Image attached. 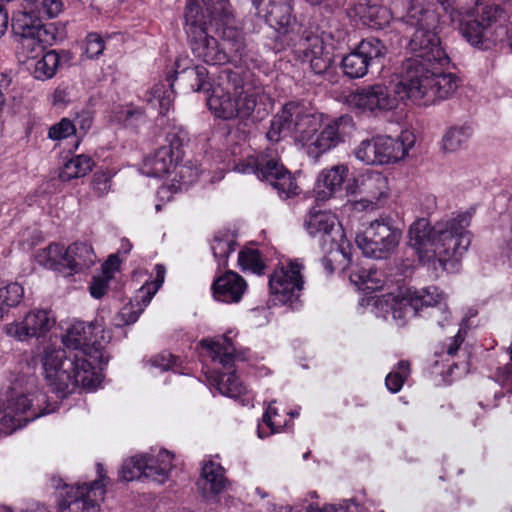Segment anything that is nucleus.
Returning a JSON list of instances; mask_svg holds the SVG:
<instances>
[{
  "label": "nucleus",
  "instance_id": "864d4df0",
  "mask_svg": "<svg viewBox=\"0 0 512 512\" xmlns=\"http://www.w3.org/2000/svg\"><path fill=\"white\" fill-rule=\"evenodd\" d=\"M306 512H362V510L355 501L346 500L337 508L334 505H325L322 508L310 505Z\"/></svg>",
  "mask_w": 512,
  "mask_h": 512
},
{
  "label": "nucleus",
  "instance_id": "bb28decb",
  "mask_svg": "<svg viewBox=\"0 0 512 512\" xmlns=\"http://www.w3.org/2000/svg\"><path fill=\"white\" fill-rule=\"evenodd\" d=\"M97 261L93 247L86 242H74L65 248L64 275L81 273Z\"/></svg>",
  "mask_w": 512,
  "mask_h": 512
},
{
  "label": "nucleus",
  "instance_id": "a878e982",
  "mask_svg": "<svg viewBox=\"0 0 512 512\" xmlns=\"http://www.w3.org/2000/svg\"><path fill=\"white\" fill-rule=\"evenodd\" d=\"M162 467L153 470L152 467H146L145 455H137L124 461L120 472L121 478L125 481H133L142 477L152 481H162L165 473L169 467V456L166 453L162 454Z\"/></svg>",
  "mask_w": 512,
  "mask_h": 512
},
{
  "label": "nucleus",
  "instance_id": "2f4dec72",
  "mask_svg": "<svg viewBox=\"0 0 512 512\" xmlns=\"http://www.w3.org/2000/svg\"><path fill=\"white\" fill-rule=\"evenodd\" d=\"M60 64V56L55 50L46 52L41 58H32L29 68L37 80L51 79Z\"/></svg>",
  "mask_w": 512,
  "mask_h": 512
},
{
  "label": "nucleus",
  "instance_id": "4468645a",
  "mask_svg": "<svg viewBox=\"0 0 512 512\" xmlns=\"http://www.w3.org/2000/svg\"><path fill=\"white\" fill-rule=\"evenodd\" d=\"M102 465L98 464L99 479L87 485L77 484L66 487L59 501L60 512H99L100 502L104 498L105 484Z\"/></svg>",
  "mask_w": 512,
  "mask_h": 512
},
{
  "label": "nucleus",
  "instance_id": "e2e57ef3",
  "mask_svg": "<svg viewBox=\"0 0 512 512\" xmlns=\"http://www.w3.org/2000/svg\"><path fill=\"white\" fill-rule=\"evenodd\" d=\"M131 309L132 307L125 306L119 313L125 324H132L136 322L142 311V309H139L138 311H132Z\"/></svg>",
  "mask_w": 512,
  "mask_h": 512
},
{
  "label": "nucleus",
  "instance_id": "cd10ccee",
  "mask_svg": "<svg viewBox=\"0 0 512 512\" xmlns=\"http://www.w3.org/2000/svg\"><path fill=\"white\" fill-rule=\"evenodd\" d=\"M349 169L344 164L323 169L316 180L315 193L319 200H326L342 189Z\"/></svg>",
  "mask_w": 512,
  "mask_h": 512
},
{
  "label": "nucleus",
  "instance_id": "f257e3e1",
  "mask_svg": "<svg viewBox=\"0 0 512 512\" xmlns=\"http://www.w3.org/2000/svg\"><path fill=\"white\" fill-rule=\"evenodd\" d=\"M414 62L408 65V71L393 79L390 86L375 83L359 87L346 97L347 105L361 113L382 116L398 107L399 101L410 100L418 105H430L436 100L445 99L453 93L454 84L449 77L435 79L428 86L423 70L415 68ZM430 83H432L430 81Z\"/></svg>",
  "mask_w": 512,
  "mask_h": 512
},
{
  "label": "nucleus",
  "instance_id": "c756f323",
  "mask_svg": "<svg viewBox=\"0 0 512 512\" xmlns=\"http://www.w3.org/2000/svg\"><path fill=\"white\" fill-rule=\"evenodd\" d=\"M380 305L382 308L386 306L390 310L392 318L398 326L403 325L410 317L417 315L412 301H410L408 290L401 295H388L384 301L380 302Z\"/></svg>",
  "mask_w": 512,
  "mask_h": 512
},
{
  "label": "nucleus",
  "instance_id": "0e129e2a",
  "mask_svg": "<svg viewBox=\"0 0 512 512\" xmlns=\"http://www.w3.org/2000/svg\"><path fill=\"white\" fill-rule=\"evenodd\" d=\"M118 258L115 255H111L108 260L102 265V274L108 276L111 279L113 277V273L118 268Z\"/></svg>",
  "mask_w": 512,
  "mask_h": 512
},
{
  "label": "nucleus",
  "instance_id": "338daca9",
  "mask_svg": "<svg viewBox=\"0 0 512 512\" xmlns=\"http://www.w3.org/2000/svg\"><path fill=\"white\" fill-rule=\"evenodd\" d=\"M9 16L7 10L0 4V38L5 34L8 28Z\"/></svg>",
  "mask_w": 512,
  "mask_h": 512
},
{
  "label": "nucleus",
  "instance_id": "c9c22d12",
  "mask_svg": "<svg viewBox=\"0 0 512 512\" xmlns=\"http://www.w3.org/2000/svg\"><path fill=\"white\" fill-rule=\"evenodd\" d=\"M64 258L65 247L58 243L50 244L48 247L40 250L36 256V260L40 265L63 274L65 272Z\"/></svg>",
  "mask_w": 512,
  "mask_h": 512
},
{
  "label": "nucleus",
  "instance_id": "f704fd0d",
  "mask_svg": "<svg viewBox=\"0 0 512 512\" xmlns=\"http://www.w3.org/2000/svg\"><path fill=\"white\" fill-rule=\"evenodd\" d=\"M94 165L92 158L88 155L80 154L72 157L65 162L60 170L59 178L62 181H70L88 174Z\"/></svg>",
  "mask_w": 512,
  "mask_h": 512
},
{
  "label": "nucleus",
  "instance_id": "dca6fc26",
  "mask_svg": "<svg viewBox=\"0 0 512 512\" xmlns=\"http://www.w3.org/2000/svg\"><path fill=\"white\" fill-rule=\"evenodd\" d=\"M302 264L289 261L277 266L269 278V289L273 301L279 304L292 305L303 289Z\"/></svg>",
  "mask_w": 512,
  "mask_h": 512
},
{
  "label": "nucleus",
  "instance_id": "ea45409f",
  "mask_svg": "<svg viewBox=\"0 0 512 512\" xmlns=\"http://www.w3.org/2000/svg\"><path fill=\"white\" fill-rule=\"evenodd\" d=\"M283 426H286V421L282 419L277 409L271 403L263 415L262 423L258 425V436L259 438L268 437L270 434L280 432Z\"/></svg>",
  "mask_w": 512,
  "mask_h": 512
},
{
  "label": "nucleus",
  "instance_id": "9b49d317",
  "mask_svg": "<svg viewBox=\"0 0 512 512\" xmlns=\"http://www.w3.org/2000/svg\"><path fill=\"white\" fill-rule=\"evenodd\" d=\"M110 340V331H106L97 321L88 324L77 321L71 325L62 337L65 349L73 352L76 350L84 351L85 358L100 368L108 363V356L104 347Z\"/></svg>",
  "mask_w": 512,
  "mask_h": 512
},
{
  "label": "nucleus",
  "instance_id": "58836bf2",
  "mask_svg": "<svg viewBox=\"0 0 512 512\" xmlns=\"http://www.w3.org/2000/svg\"><path fill=\"white\" fill-rule=\"evenodd\" d=\"M412 306L418 314L423 308L435 307L441 303L442 295L437 287L422 288L420 290L408 289Z\"/></svg>",
  "mask_w": 512,
  "mask_h": 512
},
{
  "label": "nucleus",
  "instance_id": "e433bc0d",
  "mask_svg": "<svg viewBox=\"0 0 512 512\" xmlns=\"http://www.w3.org/2000/svg\"><path fill=\"white\" fill-rule=\"evenodd\" d=\"M472 128L469 125L450 127L442 138V149L445 152H456L462 149L472 136Z\"/></svg>",
  "mask_w": 512,
  "mask_h": 512
},
{
  "label": "nucleus",
  "instance_id": "0eeeda50",
  "mask_svg": "<svg viewBox=\"0 0 512 512\" xmlns=\"http://www.w3.org/2000/svg\"><path fill=\"white\" fill-rule=\"evenodd\" d=\"M44 378L60 398L76 388L95 390L101 382L100 367L85 358L82 350L69 351L61 347H47L41 355Z\"/></svg>",
  "mask_w": 512,
  "mask_h": 512
},
{
  "label": "nucleus",
  "instance_id": "49530a36",
  "mask_svg": "<svg viewBox=\"0 0 512 512\" xmlns=\"http://www.w3.org/2000/svg\"><path fill=\"white\" fill-rule=\"evenodd\" d=\"M238 263L243 271L249 270L255 274H261L264 270V264L258 250L246 249L240 251Z\"/></svg>",
  "mask_w": 512,
  "mask_h": 512
},
{
  "label": "nucleus",
  "instance_id": "774afa93",
  "mask_svg": "<svg viewBox=\"0 0 512 512\" xmlns=\"http://www.w3.org/2000/svg\"><path fill=\"white\" fill-rule=\"evenodd\" d=\"M10 78H8L5 74H0V110L2 109L5 98H4V90L7 89V87L10 84Z\"/></svg>",
  "mask_w": 512,
  "mask_h": 512
},
{
  "label": "nucleus",
  "instance_id": "c85d7f7f",
  "mask_svg": "<svg viewBox=\"0 0 512 512\" xmlns=\"http://www.w3.org/2000/svg\"><path fill=\"white\" fill-rule=\"evenodd\" d=\"M179 160L172 154V150L161 146L144 159L142 173L149 177H162L175 171Z\"/></svg>",
  "mask_w": 512,
  "mask_h": 512
},
{
  "label": "nucleus",
  "instance_id": "9d476101",
  "mask_svg": "<svg viewBox=\"0 0 512 512\" xmlns=\"http://www.w3.org/2000/svg\"><path fill=\"white\" fill-rule=\"evenodd\" d=\"M56 409V403H50L47 395L38 389L25 394L11 391L3 402L1 430L10 434L41 416L55 412Z\"/></svg>",
  "mask_w": 512,
  "mask_h": 512
},
{
  "label": "nucleus",
  "instance_id": "603ef678",
  "mask_svg": "<svg viewBox=\"0 0 512 512\" xmlns=\"http://www.w3.org/2000/svg\"><path fill=\"white\" fill-rule=\"evenodd\" d=\"M163 453H166L168 454L169 456V467L165 473V476L163 478L162 481H157L158 483H164L168 477H169V473L171 472L172 468H173V455L165 450V449H161L157 452V454H149V455H145V462H146V467H152V468H155L154 470H159V468L162 467V459H163Z\"/></svg>",
  "mask_w": 512,
  "mask_h": 512
},
{
  "label": "nucleus",
  "instance_id": "412c9836",
  "mask_svg": "<svg viewBox=\"0 0 512 512\" xmlns=\"http://www.w3.org/2000/svg\"><path fill=\"white\" fill-rule=\"evenodd\" d=\"M252 4L257 15L279 34L288 35L295 31L297 22L292 14V0H252Z\"/></svg>",
  "mask_w": 512,
  "mask_h": 512
},
{
  "label": "nucleus",
  "instance_id": "13d9d810",
  "mask_svg": "<svg viewBox=\"0 0 512 512\" xmlns=\"http://www.w3.org/2000/svg\"><path fill=\"white\" fill-rule=\"evenodd\" d=\"M110 280L111 279L109 278V275L106 276L104 274H101L98 276H94L89 286L91 296L96 299H100L101 297H103L107 292Z\"/></svg>",
  "mask_w": 512,
  "mask_h": 512
},
{
  "label": "nucleus",
  "instance_id": "6e6d98bb",
  "mask_svg": "<svg viewBox=\"0 0 512 512\" xmlns=\"http://www.w3.org/2000/svg\"><path fill=\"white\" fill-rule=\"evenodd\" d=\"M63 9V3L61 0H41L37 1L36 11H41L42 18H54L58 16Z\"/></svg>",
  "mask_w": 512,
  "mask_h": 512
},
{
  "label": "nucleus",
  "instance_id": "f3484780",
  "mask_svg": "<svg viewBox=\"0 0 512 512\" xmlns=\"http://www.w3.org/2000/svg\"><path fill=\"white\" fill-rule=\"evenodd\" d=\"M304 227L312 237H319L325 253L343 249L344 232L335 214L311 209L304 220Z\"/></svg>",
  "mask_w": 512,
  "mask_h": 512
},
{
  "label": "nucleus",
  "instance_id": "680f3d73",
  "mask_svg": "<svg viewBox=\"0 0 512 512\" xmlns=\"http://www.w3.org/2000/svg\"><path fill=\"white\" fill-rule=\"evenodd\" d=\"M496 381L504 385L512 377V361L497 370Z\"/></svg>",
  "mask_w": 512,
  "mask_h": 512
},
{
  "label": "nucleus",
  "instance_id": "423d86ee",
  "mask_svg": "<svg viewBox=\"0 0 512 512\" xmlns=\"http://www.w3.org/2000/svg\"><path fill=\"white\" fill-rule=\"evenodd\" d=\"M185 29L195 57L210 65H220L238 58L247 66L248 55L242 33L229 25L230 14L223 20L204 14L193 1L186 5Z\"/></svg>",
  "mask_w": 512,
  "mask_h": 512
},
{
  "label": "nucleus",
  "instance_id": "b1692460",
  "mask_svg": "<svg viewBox=\"0 0 512 512\" xmlns=\"http://www.w3.org/2000/svg\"><path fill=\"white\" fill-rule=\"evenodd\" d=\"M248 285L245 279L234 271H227L214 279L212 293L215 300L233 304L241 301L247 291Z\"/></svg>",
  "mask_w": 512,
  "mask_h": 512
},
{
  "label": "nucleus",
  "instance_id": "09e8293b",
  "mask_svg": "<svg viewBox=\"0 0 512 512\" xmlns=\"http://www.w3.org/2000/svg\"><path fill=\"white\" fill-rule=\"evenodd\" d=\"M76 133V124L68 118H62L58 123L53 124L48 131V138L60 141Z\"/></svg>",
  "mask_w": 512,
  "mask_h": 512
},
{
  "label": "nucleus",
  "instance_id": "7ed1b4c3",
  "mask_svg": "<svg viewBox=\"0 0 512 512\" xmlns=\"http://www.w3.org/2000/svg\"><path fill=\"white\" fill-rule=\"evenodd\" d=\"M475 210L452 213L434 225L424 219L416 220L409 228V245L422 263H434L448 272H457L462 257L473 239L469 230Z\"/></svg>",
  "mask_w": 512,
  "mask_h": 512
},
{
  "label": "nucleus",
  "instance_id": "f8f14e48",
  "mask_svg": "<svg viewBox=\"0 0 512 512\" xmlns=\"http://www.w3.org/2000/svg\"><path fill=\"white\" fill-rule=\"evenodd\" d=\"M401 237V230L394 227L389 219H380L357 233L355 243L366 257L387 259L396 251Z\"/></svg>",
  "mask_w": 512,
  "mask_h": 512
},
{
  "label": "nucleus",
  "instance_id": "7c9ffc66",
  "mask_svg": "<svg viewBox=\"0 0 512 512\" xmlns=\"http://www.w3.org/2000/svg\"><path fill=\"white\" fill-rule=\"evenodd\" d=\"M361 18L368 26L374 29H384L393 19L391 11L378 3L369 1L361 11Z\"/></svg>",
  "mask_w": 512,
  "mask_h": 512
},
{
  "label": "nucleus",
  "instance_id": "8fccbe9b",
  "mask_svg": "<svg viewBox=\"0 0 512 512\" xmlns=\"http://www.w3.org/2000/svg\"><path fill=\"white\" fill-rule=\"evenodd\" d=\"M105 49V39L98 33H89L86 36L84 44V52L88 58L99 57Z\"/></svg>",
  "mask_w": 512,
  "mask_h": 512
},
{
  "label": "nucleus",
  "instance_id": "f03ea898",
  "mask_svg": "<svg viewBox=\"0 0 512 512\" xmlns=\"http://www.w3.org/2000/svg\"><path fill=\"white\" fill-rule=\"evenodd\" d=\"M350 123L348 116L329 119L307 103L290 101L273 116L266 137L276 143L290 136L317 160L344 141L343 130Z\"/></svg>",
  "mask_w": 512,
  "mask_h": 512
},
{
  "label": "nucleus",
  "instance_id": "ddd939ff",
  "mask_svg": "<svg viewBox=\"0 0 512 512\" xmlns=\"http://www.w3.org/2000/svg\"><path fill=\"white\" fill-rule=\"evenodd\" d=\"M35 8L37 0H31L23 6V10L14 13L12 28L21 35L24 48L42 52L47 45L52 44L54 35L47 26L41 24V11H36Z\"/></svg>",
  "mask_w": 512,
  "mask_h": 512
},
{
  "label": "nucleus",
  "instance_id": "4d7b16f0",
  "mask_svg": "<svg viewBox=\"0 0 512 512\" xmlns=\"http://www.w3.org/2000/svg\"><path fill=\"white\" fill-rule=\"evenodd\" d=\"M176 357L169 352H162L149 360L151 368L159 369L161 372L173 369L176 364Z\"/></svg>",
  "mask_w": 512,
  "mask_h": 512
},
{
  "label": "nucleus",
  "instance_id": "1a4fd4ad",
  "mask_svg": "<svg viewBox=\"0 0 512 512\" xmlns=\"http://www.w3.org/2000/svg\"><path fill=\"white\" fill-rule=\"evenodd\" d=\"M234 170L243 174H255L277 191L281 198H290L298 193V186L291 173L279 162L278 152L267 148L256 155L247 153L245 158L234 163Z\"/></svg>",
  "mask_w": 512,
  "mask_h": 512
},
{
  "label": "nucleus",
  "instance_id": "72a5a7b5",
  "mask_svg": "<svg viewBox=\"0 0 512 512\" xmlns=\"http://www.w3.org/2000/svg\"><path fill=\"white\" fill-rule=\"evenodd\" d=\"M235 236L229 232L215 234L211 242V250L219 268L227 266L228 257L236 249Z\"/></svg>",
  "mask_w": 512,
  "mask_h": 512
},
{
  "label": "nucleus",
  "instance_id": "473e14b6",
  "mask_svg": "<svg viewBox=\"0 0 512 512\" xmlns=\"http://www.w3.org/2000/svg\"><path fill=\"white\" fill-rule=\"evenodd\" d=\"M350 280L361 289L368 292H374L382 289L386 282L383 273L371 267H362L357 271H352L350 274Z\"/></svg>",
  "mask_w": 512,
  "mask_h": 512
},
{
  "label": "nucleus",
  "instance_id": "052dcab7",
  "mask_svg": "<svg viewBox=\"0 0 512 512\" xmlns=\"http://www.w3.org/2000/svg\"><path fill=\"white\" fill-rule=\"evenodd\" d=\"M72 122L73 124H76V130L79 129L83 134H85L92 126L93 118L90 112L83 111L79 113Z\"/></svg>",
  "mask_w": 512,
  "mask_h": 512
},
{
  "label": "nucleus",
  "instance_id": "69168bd1",
  "mask_svg": "<svg viewBox=\"0 0 512 512\" xmlns=\"http://www.w3.org/2000/svg\"><path fill=\"white\" fill-rule=\"evenodd\" d=\"M463 341H464V337L461 335V330L459 329L457 334L453 338L450 339V342H449V344L447 346V350H446L447 354L450 356H454L457 353V351Z\"/></svg>",
  "mask_w": 512,
  "mask_h": 512
},
{
  "label": "nucleus",
  "instance_id": "39448f33",
  "mask_svg": "<svg viewBox=\"0 0 512 512\" xmlns=\"http://www.w3.org/2000/svg\"><path fill=\"white\" fill-rule=\"evenodd\" d=\"M402 4L407 3L406 14L394 20V24L408 25L416 30L413 33L408 48L413 56L404 63V71H408V65L414 62L415 68L423 70L425 78L429 82H437L442 76L449 77L454 84L453 92L457 89V78L452 73L445 72L450 59L440 46V39L435 32L439 17L434 5L426 0H396ZM429 83L428 86H433Z\"/></svg>",
  "mask_w": 512,
  "mask_h": 512
},
{
  "label": "nucleus",
  "instance_id": "4be33fe9",
  "mask_svg": "<svg viewBox=\"0 0 512 512\" xmlns=\"http://www.w3.org/2000/svg\"><path fill=\"white\" fill-rule=\"evenodd\" d=\"M229 481L224 468L212 459H204L201 476L197 481L199 493L207 500L218 501L221 493L227 490Z\"/></svg>",
  "mask_w": 512,
  "mask_h": 512
},
{
  "label": "nucleus",
  "instance_id": "3c124183",
  "mask_svg": "<svg viewBox=\"0 0 512 512\" xmlns=\"http://www.w3.org/2000/svg\"><path fill=\"white\" fill-rule=\"evenodd\" d=\"M177 174L174 180H177L180 185H190L199 177L198 168L194 167L192 163H185L176 167Z\"/></svg>",
  "mask_w": 512,
  "mask_h": 512
},
{
  "label": "nucleus",
  "instance_id": "5701e85b",
  "mask_svg": "<svg viewBox=\"0 0 512 512\" xmlns=\"http://www.w3.org/2000/svg\"><path fill=\"white\" fill-rule=\"evenodd\" d=\"M296 52L303 55V61L309 62L315 74H322L332 64V55L326 50L323 40L315 34L309 33L299 39L295 44Z\"/></svg>",
  "mask_w": 512,
  "mask_h": 512
},
{
  "label": "nucleus",
  "instance_id": "20e7f679",
  "mask_svg": "<svg viewBox=\"0 0 512 512\" xmlns=\"http://www.w3.org/2000/svg\"><path fill=\"white\" fill-rule=\"evenodd\" d=\"M175 74L182 81L189 83L192 91L211 92L207 99L208 108L216 117L223 120L248 119L262 94L260 88L245 81L240 71L230 68L221 69L210 82L206 67H182L178 60Z\"/></svg>",
  "mask_w": 512,
  "mask_h": 512
},
{
  "label": "nucleus",
  "instance_id": "bf43d9fd",
  "mask_svg": "<svg viewBox=\"0 0 512 512\" xmlns=\"http://www.w3.org/2000/svg\"><path fill=\"white\" fill-rule=\"evenodd\" d=\"M142 117V112L135 108H125L116 114L117 121L124 124L125 126L134 125V120H139Z\"/></svg>",
  "mask_w": 512,
  "mask_h": 512
},
{
  "label": "nucleus",
  "instance_id": "2eb2a0df",
  "mask_svg": "<svg viewBox=\"0 0 512 512\" xmlns=\"http://www.w3.org/2000/svg\"><path fill=\"white\" fill-rule=\"evenodd\" d=\"M387 54L384 43L374 37L363 39L356 48L344 56L341 68L350 79L363 78L374 64H379Z\"/></svg>",
  "mask_w": 512,
  "mask_h": 512
},
{
  "label": "nucleus",
  "instance_id": "de8ad7c7",
  "mask_svg": "<svg viewBox=\"0 0 512 512\" xmlns=\"http://www.w3.org/2000/svg\"><path fill=\"white\" fill-rule=\"evenodd\" d=\"M154 272H155V279L150 283H146L145 285H143L140 288V293L142 294L143 303L145 306L149 304L152 297L156 294V292L162 286L164 279H165L166 269L163 265H161V264L155 265Z\"/></svg>",
  "mask_w": 512,
  "mask_h": 512
},
{
  "label": "nucleus",
  "instance_id": "a211bd4d",
  "mask_svg": "<svg viewBox=\"0 0 512 512\" xmlns=\"http://www.w3.org/2000/svg\"><path fill=\"white\" fill-rule=\"evenodd\" d=\"M56 319L51 310L32 309L21 320H15L4 327V332L17 341L40 339L55 325Z\"/></svg>",
  "mask_w": 512,
  "mask_h": 512
},
{
  "label": "nucleus",
  "instance_id": "a19ab883",
  "mask_svg": "<svg viewBox=\"0 0 512 512\" xmlns=\"http://www.w3.org/2000/svg\"><path fill=\"white\" fill-rule=\"evenodd\" d=\"M354 154L358 160L367 165H379L378 136L361 141Z\"/></svg>",
  "mask_w": 512,
  "mask_h": 512
},
{
  "label": "nucleus",
  "instance_id": "6e6552de",
  "mask_svg": "<svg viewBox=\"0 0 512 512\" xmlns=\"http://www.w3.org/2000/svg\"><path fill=\"white\" fill-rule=\"evenodd\" d=\"M236 335L235 331L228 330L221 336L202 339L200 345L213 362L220 364L227 371L216 375L214 378V385L218 391L231 398L246 396L242 402L243 404H249L250 397L247 388L233 371L234 362L238 358L233 343V338Z\"/></svg>",
  "mask_w": 512,
  "mask_h": 512
},
{
  "label": "nucleus",
  "instance_id": "393cba45",
  "mask_svg": "<svg viewBox=\"0 0 512 512\" xmlns=\"http://www.w3.org/2000/svg\"><path fill=\"white\" fill-rule=\"evenodd\" d=\"M379 143V165L390 164L403 159L408 150L414 144L413 135L408 132H402L397 138L387 135L378 136Z\"/></svg>",
  "mask_w": 512,
  "mask_h": 512
},
{
  "label": "nucleus",
  "instance_id": "aec40b11",
  "mask_svg": "<svg viewBox=\"0 0 512 512\" xmlns=\"http://www.w3.org/2000/svg\"><path fill=\"white\" fill-rule=\"evenodd\" d=\"M361 198L353 203L356 211L374 210L382 205L389 196L387 177L381 172L367 171L356 179Z\"/></svg>",
  "mask_w": 512,
  "mask_h": 512
},
{
  "label": "nucleus",
  "instance_id": "c03bdc74",
  "mask_svg": "<svg viewBox=\"0 0 512 512\" xmlns=\"http://www.w3.org/2000/svg\"><path fill=\"white\" fill-rule=\"evenodd\" d=\"M410 375V363L405 360L398 362L396 369L391 371L385 379L387 389L392 393L401 390L405 380Z\"/></svg>",
  "mask_w": 512,
  "mask_h": 512
},
{
  "label": "nucleus",
  "instance_id": "4c0bfd02",
  "mask_svg": "<svg viewBox=\"0 0 512 512\" xmlns=\"http://www.w3.org/2000/svg\"><path fill=\"white\" fill-rule=\"evenodd\" d=\"M167 82L168 84H156L146 97V100L153 106L158 104L161 114H165L169 111L174 100V93L172 90L173 80L169 77Z\"/></svg>",
  "mask_w": 512,
  "mask_h": 512
},
{
  "label": "nucleus",
  "instance_id": "37998d69",
  "mask_svg": "<svg viewBox=\"0 0 512 512\" xmlns=\"http://www.w3.org/2000/svg\"><path fill=\"white\" fill-rule=\"evenodd\" d=\"M188 142L187 132L178 125H172L165 136V145L178 159L182 158V147Z\"/></svg>",
  "mask_w": 512,
  "mask_h": 512
},
{
  "label": "nucleus",
  "instance_id": "5fc2aeb1",
  "mask_svg": "<svg viewBox=\"0 0 512 512\" xmlns=\"http://www.w3.org/2000/svg\"><path fill=\"white\" fill-rule=\"evenodd\" d=\"M112 177V172L108 170L94 174L93 189L99 196H104L110 191Z\"/></svg>",
  "mask_w": 512,
  "mask_h": 512
},
{
  "label": "nucleus",
  "instance_id": "6ab92c4d",
  "mask_svg": "<svg viewBox=\"0 0 512 512\" xmlns=\"http://www.w3.org/2000/svg\"><path fill=\"white\" fill-rule=\"evenodd\" d=\"M439 4L449 14L451 21L459 24L463 37L471 45L487 49L490 44L502 41L497 29L494 32L490 31L479 19L465 21L463 11L455 5L454 0H447L445 4L439 2Z\"/></svg>",
  "mask_w": 512,
  "mask_h": 512
},
{
  "label": "nucleus",
  "instance_id": "79ce46f5",
  "mask_svg": "<svg viewBox=\"0 0 512 512\" xmlns=\"http://www.w3.org/2000/svg\"><path fill=\"white\" fill-rule=\"evenodd\" d=\"M24 295V289L18 283H10L0 288V318L10 307L18 305Z\"/></svg>",
  "mask_w": 512,
  "mask_h": 512
},
{
  "label": "nucleus",
  "instance_id": "a18cd8bd",
  "mask_svg": "<svg viewBox=\"0 0 512 512\" xmlns=\"http://www.w3.org/2000/svg\"><path fill=\"white\" fill-rule=\"evenodd\" d=\"M503 17V10L497 5H487L481 8V12L479 13V21L484 23V26L490 31H495L497 29V33L499 37H502L505 33V30L501 26H497L494 28V25Z\"/></svg>",
  "mask_w": 512,
  "mask_h": 512
}]
</instances>
